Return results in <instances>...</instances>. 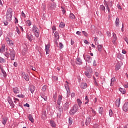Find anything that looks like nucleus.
I'll use <instances>...</instances> for the list:
<instances>
[{
  "label": "nucleus",
  "mask_w": 128,
  "mask_h": 128,
  "mask_svg": "<svg viewBox=\"0 0 128 128\" xmlns=\"http://www.w3.org/2000/svg\"><path fill=\"white\" fill-rule=\"evenodd\" d=\"M92 118L93 120H94V118L92 116L86 118V126H88V124H90V120H92Z\"/></svg>",
  "instance_id": "423d86ee"
},
{
  "label": "nucleus",
  "mask_w": 128,
  "mask_h": 128,
  "mask_svg": "<svg viewBox=\"0 0 128 128\" xmlns=\"http://www.w3.org/2000/svg\"><path fill=\"white\" fill-rule=\"evenodd\" d=\"M8 120L6 118H3L2 120V124L6 126V124Z\"/></svg>",
  "instance_id": "7c9ffc66"
},
{
  "label": "nucleus",
  "mask_w": 128,
  "mask_h": 128,
  "mask_svg": "<svg viewBox=\"0 0 128 128\" xmlns=\"http://www.w3.org/2000/svg\"><path fill=\"white\" fill-rule=\"evenodd\" d=\"M8 44H9L10 46H14V42H12V40H10L9 42H8Z\"/></svg>",
  "instance_id": "37998d69"
},
{
  "label": "nucleus",
  "mask_w": 128,
  "mask_h": 128,
  "mask_svg": "<svg viewBox=\"0 0 128 128\" xmlns=\"http://www.w3.org/2000/svg\"><path fill=\"white\" fill-rule=\"evenodd\" d=\"M104 5L107 4L108 6H110V8H112V2H106L104 4Z\"/></svg>",
  "instance_id": "f3484780"
},
{
  "label": "nucleus",
  "mask_w": 128,
  "mask_h": 128,
  "mask_svg": "<svg viewBox=\"0 0 128 128\" xmlns=\"http://www.w3.org/2000/svg\"><path fill=\"white\" fill-rule=\"evenodd\" d=\"M119 90H120V92H122V94H126V89H124V88H119Z\"/></svg>",
  "instance_id": "a878e982"
},
{
  "label": "nucleus",
  "mask_w": 128,
  "mask_h": 128,
  "mask_svg": "<svg viewBox=\"0 0 128 128\" xmlns=\"http://www.w3.org/2000/svg\"><path fill=\"white\" fill-rule=\"evenodd\" d=\"M22 77L23 78H24L26 80V82H28L30 80V76L27 74H24V72L22 73Z\"/></svg>",
  "instance_id": "0eeeda50"
},
{
  "label": "nucleus",
  "mask_w": 128,
  "mask_h": 128,
  "mask_svg": "<svg viewBox=\"0 0 128 128\" xmlns=\"http://www.w3.org/2000/svg\"><path fill=\"white\" fill-rule=\"evenodd\" d=\"M18 98H24V95L22 94H18L17 96Z\"/></svg>",
  "instance_id": "864d4df0"
},
{
  "label": "nucleus",
  "mask_w": 128,
  "mask_h": 128,
  "mask_svg": "<svg viewBox=\"0 0 128 128\" xmlns=\"http://www.w3.org/2000/svg\"><path fill=\"white\" fill-rule=\"evenodd\" d=\"M76 64H79V66H80V64H82V60L80 58H76Z\"/></svg>",
  "instance_id": "dca6fc26"
},
{
  "label": "nucleus",
  "mask_w": 128,
  "mask_h": 128,
  "mask_svg": "<svg viewBox=\"0 0 128 128\" xmlns=\"http://www.w3.org/2000/svg\"><path fill=\"white\" fill-rule=\"evenodd\" d=\"M2 72L3 74L4 77L6 78V71H4V70H2Z\"/></svg>",
  "instance_id": "49530a36"
},
{
  "label": "nucleus",
  "mask_w": 128,
  "mask_h": 128,
  "mask_svg": "<svg viewBox=\"0 0 128 128\" xmlns=\"http://www.w3.org/2000/svg\"><path fill=\"white\" fill-rule=\"evenodd\" d=\"M6 18L8 20H9L10 22L12 20V8L8 9Z\"/></svg>",
  "instance_id": "f03ea898"
},
{
  "label": "nucleus",
  "mask_w": 128,
  "mask_h": 128,
  "mask_svg": "<svg viewBox=\"0 0 128 128\" xmlns=\"http://www.w3.org/2000/svg\"><path fill=\"white\" fill-rule=\"evenodd\" d=\"M93 66H96V60H94Z\"/></svg>",
  "instance_id": "bf43d9fd"
},
{
  "label": "nucleus",
  "mask_w": 128,
  "mask_h": 128,
  "mask_svg": "<svg viewBox=\"0 0 128 128\" xmlns=\"http://www.w3.org/2000/svg\"><path fill=\"white\" fill-rule=\"evenodd\" d=\"M113 37H114V42H116V40L117 38H116V34L113 33Z\"/></svg>",
  "instance_id": "8fccbe9b"
},
{
  "label": "nucleus",
  "mask_w": 128,
  "mask_h": 128,
  "mask_svg": "<svg viewBox=\"0 0 128 128\" xmlns=\"http://www.w3.org/2000/svg\"><path fill=\"white\" fill-rule=\"evenodd\" d=\"M50 44L46 45V50L47 52H50Z\"/></svg>",
  "instance_id": "e433bc0d"
},
{
  "label": "nucleus",
  "mask_w": 128,
  "mask_h": 128,
  "mask_svg": "<svg viewBox=\"0 0 128 128\" xmlns=\"http://www.w3.org/2000/svg\"><path fill=\"white\" fill-rule=\"evenodd\" d=\"M77 102H78L79 106H82V100H80L79 98H78Z\"/></svg>",
  "instance_id": "a18cd8bd"
},
{
  "label": "nucleus",
  "mask_w": 128,
  "mask_h": 128,
  "mask_svg": "<svg viewBox=\"0 0 128 128\" xmlns=\"http://www.w3.org/2000/svg\"><path fill=\"white\" fill-rule=\"evenodd\" d=\"M12 92L14 94H20V88L18 87H15L12 88Z\"/></svg>",
  "instance_id": "6e6552de"
},
{
  "label": "nucleus",
  "mask_w": 128,
  "mask_h": 128,
  "mask_svg": "<svg viewBox=\"0 0 128 128\" xmlns=\"http://www.w3.org/2000/svg\"><path fill=\"white\" fill-rule=\"evenodd\" d=\"M6 62V60L0 56V64H4Z\"/></svg>",
  "instance_id": "5701e85b"
},
{
  "label": "nucleus",
  "mask_w": 128,
  "mask_h": 128,
  "mask_svg": "<svg viewBox=\"0 0 128 128\" xmlns=\"http://www.w3.org/2000/svg\"><path fill=\"white\" fill-rule=\"evenodd\" d=\"M84 42L86 44H90V42H88V40H84Z\"/></svg>",
  "instance_id": "0e129e2a"
},
{
  "label": "nucleus",
  "mask_w": 128,
  "mask_h": 128,
  "mask_svg": "<svg viewBox=\"0 0 128 128\" xmlns=\"http://www.w3.org/2000/svg\"><path fill=\"white\" fill-rule=\"evenodd\" d=\"M82 34L85 36H88V33L86 32V31H82Z\"/></svg>",
  "instance_id": "6e6d98bb"
},
{
  "label": "nucleus",
  "mask_w": 128,
  "mask_h": 128,
  "mask_svg": "<svg viewBox=\"0 0 128 128\" xmlns=\"http://www.w3.org/2000/svg\"><path fill=\"white\" fill-rule=\"evenodd\" d=\"M14 66H15L16 68V66H18V62H14Z\"/></svg>",
  "instance_id": "69168bd1"
},
{
  "label": "nucleus",
  "mask_w": 128,
  "mask_h": 128,
  "mask_svg": "<svg viewBox=\"0 0 128 128\" xmlns=\"http://www.w3.org/2000/svg\"><path fill=\"white\" fill-rule=\"evenodd\" d=\"M53 98L54 100V102H56V95H54Z\"/></svg>",
  "instance_id": "4d7b16f0"
},
{
  "label": "nucleus",
  "mask_w": 128,
  "mask_h": 128,
  "mask_svg": "<svg viewBox=\"0 0 128 128\" xmlns=\"http://www.w3.org/2000/svg\"><path fill=\"white\" fill-rule=\"evenodd\" d=\"M8 102L10 104H13L12 101L10 99L8 100Z\"/></svg>",
  "instance_id": "e2e57ef3"
},
{
  "label": "nucleus",
  "mask_w": 128,
  "mask_h": 128,
  "mask_svg": "<svg viewBox=\"0 0 128 128\" xmlns=\"http://www.w3.org/2000/svg\"><path fill=\"white\" fill-rule=\"evenodd\" d=\"M52 78L54 80H58V76H54Z\"/></svg>",
  "instance_id": "052dcab7"
},
{
  "label": "nucleus",
  "mask_w": 128,
  "mask_h": 128,
  "mask_svg": "<svg viewBox=\"0 0 128 128\" xmlns=\"http://www.w3.org/2000/svg\"><path fill=\"white\" fill-rule=\"evenodd\" d=\"M98 112L100 114H104V108L100 107L99 108Z\"/></svg>",
  "instance_id": "cd10ccee"
},
{
  "label": "nucleus",
  "mask_w": 128,
  "mask_h": 128,
  "mask_svg": "<svg viewBox=\"0 0 128 128\" xmlns=\"http://www.w3.org/2000/svg\"><path fill=\"white\" fill-rule=\"evenodd\" d=\"M120 68V63H118L116 65L115 70H118Z\"/></svg>",
  "instance_id": "b1692460"
},
{
  "label": "nucleus",
  "mask_w": 128,
  "mask_h": 128,
  "mask_svg": "<svg viewBox=\"0 0 128 128\" xmlns=\"http://www.w3.org/2000/svg\"><path fill=\"white\" fill-rule=\"evenodd\" d=\"M102 46L101 44L98 45V52H101L102 51Z\"/></svg>",
  "instance_id": "ea45409f"
},
{
  "label": "nucleus",
  "mask_w": 128,
  "mask_h": 128,
  "mask_svg": "<svg viewBox=\"0 0 128 128\" xmlns=\"http://www.w3.org/2000/svg\"><path fill=\"white\" fill-rule=\"evenodd\" d=\"M115 24L116 26H120V18H116Z\"/></svg>",
  "instance_id": "aec40b11"
},
{
  "label": "nucleus",
  "mask_w": 128,
  "mask_h": 128,
  "mask_svg": "<svg viewBox=\"0 0 128 128\" xmlns=\"http://www.w3.org/2000/svg\"><path fill=\"white\" fill-rule=\"evenodd\" d=\"M62 96H59L57 100V104H58V106H60V104H62Z\"/></svg>",
  "instance_id": "ddd939ff"
},
{
  "label": "nucleus",
  "mask_w": 128,
  "mask_h": 128,
  "mask_svg": "<svg viewBox=\"0 0 128 128\" xmlns=\"http://www.w3.org/2000/svg\"><path fill=\"white\" fill-rule=\"evenodd\" d=\"M4 56H5L7 58H8V56H10V53L5 52L4 54Z\"/></svg>",
  "instance_id": "09e8293b"
},
{
  "label": "nucleus",
  "mask_w": 128,
  "mask_h": 128,
  "mask_svg": "<svg viewBox=\"0 0 128 128\" xmlns=\"http://www.w3.org/2000/svg\"><path fill=\"white\" fill-rule=\"evenodd\" d=\"M26 38L30 42H32V38H34V36L32 34H28L26 36Z\"/></svg>",
  "instance_id": "f8f14e48"
},
{
  "label": "nucleus",
  "mask_w": 128,
  "mask_h": 128,
  "mask_svg": "<svg viewBox=\"0 0 128 128\" xmlns=\"http://www.w3.org/2000/svg\"><path fill=\"white\" fill-rule=\"evenodd\" d=\"M100 8L102 10V12H106V7L104 5H100Z\"/></svg>",
  "instance_id": "473e14b6"
},
{
  "label": "nucleus",
  "mask_w": 128,
  "mask_h": 128,
  "mask_svg": "<svg viewBox=\"0 0 128 128\" xmlns=\"http://www.w3.org/2000/svg\"><path fill=\"white\" fill-rule=\"evenodd\" d=\"M81 88H88V84L86 83H82L80 84Z\"/></svg>",
  "instance_id": "a211bd4d"
},
{
  "label": "nucleus",
  "mask_w": 128,
  "mask_h": 128,
  "mask_svg": "<svg viewBox=\"0 0 128 128\" xmlns=\"http://www.w3.org/2000/svg\"><path fill=\"white\" fill-rule=\"evenodd\" d=\"M50 124L51 126H52V128H56V122H54V121L51 120L50 122Z\"/></svg>",
  "instance_id": "393cba45"
},
{
  "label": "nucleus",
  "mask_w": 128,
  "mask_h": 128,
  "mask_svg": "<svg viewBox=\"0 0 128 128\" xmlns=\"http://www.w3.org/2000/svg\"><path fill=\"white\" fill-rule=\"evenodd\" d=\"M92 58L90 56H87L86 58V61L87 62H92Z\"/></svg>",
  "instance_id": "412c9836"
},
{
  "label": "nucleus",
  "mask_w": 128,
  "mask_h": 128,
  "mask_svg": "<svg viewBox=\"0 0 128 128\" xmlns=\"http://www.w3.org/2000/svg\"><path fill=\"white\" fill-rule=\"evenodd\" d=\"M34 36H36V38H38L40 36V30L38 31H35L34 32Z\"/></svg>",
  "instance_id": "c85d7f7f"
},
{
  "label": "nucleus",
  "mask_w": 128,
  "mask_h": 128,
  "mask_svg": "<svg viewBox=\"0 0 128 128\" xmlns=\"http://www.w3.org/2000/svg\"><path fill=\"white\" fill-rule=\"evenodd\" d=\"M28 118H29V120H30L31 122H34V118L32 117V116L31 114L28 115Z\"/></svg>",
  "instance_id": "4be33fe9"
},
{
  "label": "nucleus",
  "mask_w": 128,
  "mask_h": 128,
  "mask_svg": "<svg viewBox=\"0 0 128 128\" xmlns=\"http://www.w3.org/2000/svg\"><path fill=\"white\" fill-rule=\"evenodd\" d=\"M68 122L70 124H72V118L70 117L68 118Z\"/></svg>",
  "instance_id": "de8ad7c7"
},
{
  "label": "nucleus",
  "mask_w": 128,
  "mask_h": 128,
  "mask_svg": "<svg viewBox=\"0 0 128 128\" xmlns=\"http://www.w3.org/2000/svg\"><path fill=\"white\" fill-rule=\"evenodd\" d=\"M16 32L18 34H20V30L18 29V26L16 27Z\"/></svg>",
  "instance_id": "5fc2aeb1"
},
{
  "label": "nucleus",
  "mask_w": 128,
  "mask_h": 128,
  "mask_svg": "<svg viewBox=\"0 0 128 128\" xmlns=\"http://www.w3.org/2000/svg\"><path fill=\"white\" fill-rule=\"evenodd\" d=\"M124 88H128V83L124 85Z\"/></svg>",
  "instance_id": "774afa93"
},
{
  "label": "nucleus",
  "mask_w": 128,
  "mask_h": 128,
  "mask_svg": "<svg viewBox=\"0 0 128 128\" xmlns=\"http://www.w3.org/2000/svg\"><path fill=\"white\" fill-rule=\"evenodd\" d=\"M122 110L124 112H126L128 110V102L125 103L122 107Z\"/></svg>",
  "instance_id": "1a4fd4ad"
},
{
  "label": "nucleus",
  "mask_w": 128,
  "mask_h": 128,
  "mask_svg": "<svg viewBox=\"0 0 128 128\" xmlns=\"http://www.w3.org/2000/svg\"><path fill=\"white\" fill-rule=\"evenodd\" d=\"M29 90L32 94H34V90H36V88L34 86V85H30L29 86Z\"/></svg>",
  "instance_id": "9b49d317"
},
{
  "label": "nucleus",
  "mask_w": 128,
  "mask_h": 128,
  "mask_svg": "<svg viewBox=\"0 0 128 128\" xmlns=\"http://www.w3.org/2000/svg\"><path fill=\"white\" fill-rule=\"evenodd\" d=\"M104 6H105L107 10L108 11V14H110V7L108 6L107 4H105Z\"/></svg>",
  "instance_id": "58836bf2"
},
{
  "label": "nucleus",
  "mask_w": 128,
  "mask_h": 128,
  "mask_svg": "<svg viewBox=\"0 0 128 128\" xmlns=\"http://www.w3.org/2000/svg\"><path fill=\"white\" fill-rule=\"evenodd\" d=\"M84 74L88 78H92V74L90 72H88V71H86L84 72Z\"/></svg>",
  "instance_id": "2eb2a0df"
},
{
  "label": "nucleus",
  "mask_w": 128,
  "mask_h": 128,
  "mask_svg": "<svg viewBox=\"0 0 128 128\" xmlns=\"http://www.w3.org/2000/svg\"><path fill=\"white\" fill-rule=\"evenodd\" d=\"M60 106H58V110L60 112H62V110Z\"/></svg>",
  "instance_id": "338daca9"
},
{
  "label": "nucleus",
  "mask_w": 128,
  "mask_h": 128,
  "mask_svg": "<svg viewBox=\"0 0 128 128\" xmlns=\"http://www.w3.org/2000/svg\"><path fill=\"white\" fill-rule=\"evenodd\" d=\"M69 18H71V20H74L76 18V16H74V14H70Z\"/></svg>",
  "instance_id": "bb28decb"
},
{
  "label": "nucleus",
  "mask_w": 128,
  "mask_h": 128,
  "mask_svg": "<svg viewBox=\"0 0 128 128\" xmlns=\"http://www.w3.org/2000/svg\"><path fill=\"white\" fill-rule=\"evenodd\" d=\"M85 104H88V102H90V100L88 99V96H86L85 98Z\"/></svg>",
  "instance_id": "72a5a7b5"
},
{
  "label": "nucleus",
  "mask_w": 128,
  "mask_h": 128,
  "mask_svg": "<svg viewBox=\"0 0 128 128\" xmlns=\"http://www.w3.org/2000/svg\"><path fill=\"white\" fill-rule=\"evenodd\" d=\"M59 46H60V50H62L64 48V44H62V42L59 43Z\"/></svg>",
  "instance_id": "3c124183"
},
{
  "label": "nucleus",
  "mask_w": 128,
  "mask_h": 128,
  "mask_svg": "<svg viewBox=\"0 0 128 128\" xmlns=\"http://www.w3.org/2000/svg\"><path fill=\"white\" fill-rule=\"evenodd\" d=\"M90 108L92 109V112L93 114L92 116H96V112L92 108Z\"/></svg>",
  "instance_id": "c03bdc74"
},
{
  "label": "nucleus",
  "mask_w": 128,
  "mask_h": 128,
  "mask_svg": "<svg viewBox=\"0 0 128 128\" xmlns=\"http://www.w3.org/2000/svg\"><path fill=\"white\" fill-rule=\"evenodd\" d=\"M78 110V105L75 104L72 108L70 109L69 114L70 116H74V114Z\"/></svg>",
  "instance_id": "f257e3e1"
},
{
  "label": "nucleus",
  "mask_w": 128,
  "mask_h": 128,
  "mask_svg": "<svg viewBox=\"0 0 128 128\" xmlns=\"http://www.w3.org/2000/svg\"><path fill=\"white\" fill-rule=\"evenodd\" d=\"M46 112L44 111L42 112V118H46Z\"/></svg>",
  "instance_id": "f704fd0d"
},
{
  "label": "nucleus",
  "mask_w": 128,
  "mask_h": 128,
  "mask_svg": "<svg viewBox=\"0 0 128 128\" xmlns=\"http://www.w3.org/2000/svg\"><path fill=\"white\" fill-rule=\"evenodd\" d=\"M22 18H26V14H24V11L22 12Z\"/></svg>",
  "instance_id": "680f3d73"
},
{
  "label": "nucleus",
  "mask_w": 128,
  "mask_h": 128,
  "mask_svg": "<svg viewBox=\"0 0 128 128\" xmlns=\"http://www.w3.org/2000/svg\"><path fill=\"white\" fill-rule=\"evenodd\" d=\"M116 104L117 108H120V100L117 99L116 101Z\"/></svg>",
  "instance_id": "6ab92c4d"
},
{
  "label": "nucleus",
  "mask_w": 128,
  "mask_h": 128,
  "mask_svg": "<svg viewBox=\"0 0 128 128\" xmlns=\"http://www.w3.org/2000/svg\"><path fill=\"white\" fill-rule=\"evenodd\" d=\"M112 114H114V113L112 112V110H110L109 112V116H112Z\"/></svg>",
  "instance_id": "603ef678"
},
{
  "label": "nucleus",
  "mask_w": 128,
  "mask_h": 128,
  "mask_svg": "<svg viewBox=\"0 0 128 128\" xmlns=\"http://www.w3.org/2000/svg\"><path fill=\"white\" fill-rule=\"evenodd\" d=\"M66 24H64V23L61 22L59 25V26L60 28H64Z\"/></svg>",
  "instance_id": "4c0bfd02"
},
{
  "label": "nucleus",
  "mask_w": 128,
  "mask_h": 128,
  "mask_svg": "<svg viewBox=\"0 0 128 128\" xmlns=\"http://www.w3.org/2000/svg\"><path fill=\"white\" fill-rule=\"evenodd\" d=\"M46 88H48V86H46V85L44 86L42 88V91L43 92H46Z\"/></svg>",
  "instance_id": "2f4dec72"
},
{
  "label": "nucleus",
  "mask_w": 128,
  "mask_h": 128,
  "mask_svg": "<svg viewBox=\"0 0 128 128\" xmlns=\"http://www.w3.org/2000/svg\"><path fill=\"white\" fill-rule=\"evenodd\" d=\"M4 48H6V45L4 44H2V47L0 48V52L1 54H4Z\"/></svg>",
  "instance_id": "4468645a"
},
{
  "label": "nucleus",
  "mask_w": 128,
  "mask_h": 128,
  "mask_svg": "<svg viewBox=\"0 0 128 128\" xmlns=\"http://www.w3.org/2000/svg\"><path fill=\"white\" fill-rule=\"evenodd\" d=\"M94 84L96 86H98V82H96V78H94Z\"/></svg>",
  "instance_id": "13d9d810"
},
{
  "label": "nucleus",
  "mask_w": 128,
  "mask_h": 128,
  "mask_svg": "<svg viewBox=\"0 0 128 128\" xmlns=\"http://www.w3.org/2000/svg\"><path fill=\"white\" fill-rule=\"evenodd\" d=\"M54 36L56 38H57V40H58L60 38V36H58V32H55Z\"/></svg>",
  "instance_id": "79ce46f5"
},
{
  "label": "nucleus",
  "mask_w": 128,
  "mask_h": 128,
  "mask_svg": "<svg viewBox=\"0 0 128 128\" xmlns=\"http://www.w3.org/2000/svg\"><path fill=\"white\" fill-rule=\"evenodd\" d=\"M9 50V55H10L11 60H14V58H16V52L14 51V48H12L10 49Z\"/></svg>",
  "instance_id": "7ed1b4c3"
},
{
  "label": "nucleus",
  "mask_w": 128,
  "mask_h": 128,
  "mask_svg": "<svg viewBox=\"0 0 128 128\" xmlns=\"http://www.w3.org/2000/svg\"><path fill=\"white\" fill-rule=\"evenodd\" d=\"M72 104L70 101L68 100L64 105L63 108L64 110H68L70 108V104Z\"/></svg>",
  "instance_id": "20e7f679"
},
{
  "label": "nucleus",
  "mask_w": 128,
  "mask_h": 128,
  "mask_svg": "<svg viewBox=\"0 0 128 128\" xmlns=\"http://www.w3.org/2000/svg\"><path fill=\"white\" fill-rule=\"evenodd\" d=\"M26 24H28V26H32V22L30 20L26 21Z\"/></svg>",
  "instance_id": "a19ab883"
},
{
  "label": "nucleus",
  "mask_w": 128,
  "mask_h": 128,
  "mask_svg": "<svg viewBox=\"0 0 128 128\" xmlns=\"http://www.w3.org/2000/svg\"><path fill=\"white\" fill-rule=\"evenodd\" d=\"M114 82H116V78L114 77L111 78L110 86H114Z\"/></svg>",
  "instance_id": "c756f323"
},
{
  "label": "nucleus",
  "mask_w": 128,
  "mask_h": 128,
  "mask_svg": "<svg viewBox=\"0 0 128 128\" xmlns=\"http://www.w3.org/2000/svg\"><path fill=\"white\" fill-rule=\"evenodd\" d=\"M49 8L51 10H54V8H56V4L53 3V4H49Z\"/></svg>",
  "instance_id": "9d476101"
},
{
  "label": "nucleus",
  "mask_w": 128,
  "mask_h": 128,
  "mask_svg": "<svg viewBox=\"0 0 128 128\" xmlns=\"http://www.w3.org/2000/svg\"><path fill=\"white\" fill-rule=\"evenodd\" d=\"M64 86L67 92L66 96L67 98H68V96H70V86H68V84H65Z\"/></svg>",
  "instance_id": "39448f33"
},
{
  "label": "nucleus",
  "mask_w": 128,
  "mask_h": 128,
  "mask_svg": "<svg viewBox=\"0 0 128 128\" xmlns=\"http://www.w3.org/2000/svg\"><path fill=\"white\" fill-rule=\"evenodd\" d=\"M38 27L36 26H34L33 28V29H32V32H38Z\"/></svg>",
  "instance_id": "c9c22d12"
}]
</instances>
